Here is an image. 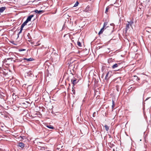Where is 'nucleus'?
<instances>
[{"mask_svg":"<svg viewBox=\"0 0 151 151\" xmlns=\"http://www.w3.org/2000/svg\"><path fill=\"white\" fill-rule=\"evenodd\" d=\"M23 60H26L27 61H32L33 60H34L33 59V58H28V59L26 58H23Z\"/></svg>","mask_w":151,"mask_h":151,"instance_id":"10","label":"nucleus"},{"mask_svg":"<svg viewBox=\"0 0 151 151\" xmlns=\"http://www.w3.org/2000/svg\"><path fill=\"white\" fill-rule=\"evenodd\" d=\"M2 108L1 107V108L0 109V113H1L2 111Z\"/></svg>","mask_w":151,"mask_h":151,"instance_id":"26","label":"nucleus"},{"mask_svg":"<svg viewBox=\"0 0 151 151\" xmlns=\"http://www.w3.org/2000/svg\"><path fill=\"white\" fill-rule=\"evenodd\" d=\"M35 12L36 13H37L38 14H40L41 13H43V10L38 11L37 10H35Z\"/></svg>","mask_w":151,"mask_h":151,"instance_id":"11","label":"nucleus"},{"mask_svg":"<svg viewBox=\"0 0 151 151\" xmlns=\"http://www.w3.org/2000/svg\"><path fill=\"white\" fill-rule=\"evenodd\" d=\"M13 42H14L13 41V42H11V43H12V44H14V45H16V44H14V43H13Z\"/></svg>","mask_w":151,"mask_h":151,"instance_id":"29","label":"nucleus"},{"mask_svg":"<svg viewBox=\"0 0 151 151\" xmlns=\"http://www.w3.org/2000/svg\"><path fill=\"white\" fill-rule=\"evenodd\" d=\"M46 127L50 129H54V127L50 125H46Z\"/></svg>","mask_w":151,"mask_h":151,"instance_id":"15","label":"nucleus"},{"mask_svg":"<svg viewBox=\"0 0 151 151\" xmlns=\"http://www.w3.org/2000/svg\"><path fill=\"white\" fill-rule=\"evenodd\" d=\"M112 109H113L114 107V106H115V103H114V101L113 100H112Z\"/></svg>","mask_w":151,"mask_h":151,"instance_id":"20","label":"nucleus"},{"mask_svg":"<svg viewBox=\"0 0 151 151\" xmlns=\"http://www.w3.org/2000/svg\"><path fill=\"white\" fill-rule=\"evenodd\" d=\"M33 15H31L29 16L27 18V19L26 20V21H27L28 22L31 21L32 18L34 16Z\"/></svg>","mask_w":151,"mask_h":151,"instance_id":"5","label":"nucleus"},{"mask_svg":"<svg viewBox=\"0 0 151 151\" xmlns=\"http://www.w3.org/2000/svg\"><path fill=\"white\" fill-rule=\"evenodd\" d=\"M128 23L126 24V31L127 32V30L130 27L132 26V24L133 23V21L132 20H130V21L127 22Z\"/></svg>","mask_w":151,"mask_h":151,"instance_id":"2","label":"nucleus"},{"mask_svg":"<svg viewBox=\"0 0 151 151\" xmlns=\"http://www.w3.org/2000/svg\"><path fill=\"white\" fill-rule=\"evenodd\" d=\"M39 45H39H36V46H37V45Z\"/></svg>","mask_w":151,"mask_h":151,"instance_id":"34","label":"nucleus"},{"mask_svg":"<svg viewBox=\"0 0 151 151\" xmlns=\"http://www.w3.org/2000/svg\"><path fill=\"white\" fill-rule=\"evenodd\" d=\"M77 45L79 47H81L82 46L81 42L79 41L77 42Z\"/></svg>","mask_w":151,"mask_h":151,"instance_id":"18","label":"nucleus"},{"mask_svg":"<svg viewBox=\"0 0 151 151\" xmlns=\"http://www.w3.org/2000/svg\"><path fill=\"white\" fill-rule=\"evenodd\" d=\"M104 127L105 128V129L106 131H108L109 130V127H108L107 125H105Z\"/></svg>","mask_w":151,"mask_h":151,"instance_id":"16","label":"nucleus"},{"mask_svg":"<svg viewBox=\"0 0 151 151\" xmlns=\"http://www.w3.org/2000/svg\"><path fill=\"white\" fill-rule=\"evenodd\" d=\"M91 9L90 7L89 6H88L86 7L85 9L84 10V11L86 12H89V11L91 10Z\"/></svg>","mask_w":151,"mask_h":151,"instance_id":"4","label":"nucleus"},{"mask_svg":"<svg viewBox=\"0 0 151 151\" xmlns=\"http://www.w3.org/2000/svg\"><path fill=\"white\" fill-rule=\"evenodd\" d=\"M20 137H21L22 138V139H24V138H25V137L24 136L22 137L20 136Z\"/></svg>","mask_w":151,"mask_h":151,"instance_id":"27","label":"nucleus"},{"mask_svg":"<svg viewBox=\"0 0 151 151\" xmlns=\"http://www.w3.org/2000/svg\"><path fill=\"white\" fill-rule=\"evenodd\" d=\"M110 7L109 6H108L106 7V10H105V13H106V14H107V13L108 12V10L109 9Z\"/></svg>","mask_w":151,"mask_h":151,"instance_id":"19","label":"nucleus"},{"mask_svg":"<svg viewBox=\"0 0 151 151\" xmlns=\"http://www.w3.org/2000/svg\"><path fill=\"white\" fill-rule=\"evenodd\" d=\"M109 61H110V59H109V60H108V61L109 62Z\"/></svg>","mask_w":151,"mask_h":151,"instance_id":"35","label":"nucleus"},{"mask_svg":"<svg viewBox=\"0 0 151 151\" xmlns=\"http://www.w3.org/2000/svg\"><path fill=\"white\" fill-rule=\"evenodd\" d=\"M6 9V7L4 6V7H1L0 8V13H2L3 12L4 10H5V9Z\"/></svg>","mask_w":151,"mask_h":151,"instance_id":"9","label":"nucleus"},{"mask_svg":"<svg viewBox=\"0 0 151 151\" xmlns=\"http://www.w3.org/2000/svg\"><path fill=\"white\" fill-rule=\"evenodd\" d=\"M120 65L119 63H115L112 66V68L113 69H115Z\"/></svg>","mask_w":151,"mask_h":151,"instance_id":"6","label":"nucleus"},{"mask_svg":"<svg viewBox=\"0 0 151 151\" xmlns=\"http://www.w3.org/2000/svg\"><path fill=\"white\" fill-rule=\"evenodd\" d=\"M29 35V33H28V35H27V36H28V35Z\"/></svg>","mask_w":151,"mask_h":151,"instance_id":"32","label":"nucleus"},{"mask_svg":"<svg viewBox=\"0 0 151 151\" xmlns=\"http://www.w3.org/2000/svg\"><path fill=\"white\" fill-rule=\"evenodd\" d=\"M18 146L21 148H23L24 147V144L22 142H19L18 144Z\"/></svg>","mask_w":151,"mask_h":151,"instance_id":"8","label":"nucleus"},{"mask_svg":"<svg viewBox=\"0 0 151 151\" xmlns=\"http://www.w3.org/2000/svg\"><path fill=\"white\" fill-rule=\"evenodd\" d=\"M109 72H108L106 75V76H105V80H108L109 79V78L108 77V75H109Z\"/></svg>","mask_w":151,"mask_h":151,"instance_id":"14","label":"nucleus"},{"mask_svg":"<svg viewBox=\"0 0 151 151\" xmlns=\"http://www.w3.org/2000/svg\"><path fill=\"white\" fill-rule=\"evenodd\" d=\"M116 90H117L118 91H119L118 89L117 88H116Z\"/></svg>","mask_w":151,"mask_h":151,"instance_id":"30","label":"nucleus"},{"mask_svg":"<svg viewBox=\"0 0 151 151\" xmlns=\"http://www.w3.org/2000/svg\"><path fill=\"white\" fill-rule=\"evenodd\" d=\"M26 50L25 49H20L19 50V51H22L25 50Z\"/></svg>","mask_w":151,"mask_h":151,"instance_id":"25","label":"nucleus"},{"mask_svg":"<svg viewBox=\"0 0 151 151\" xmlns=\"http://www.w3.org/2000/svg\"><path fill=\"white\" fill-rule=\"evenodd\" d=\"M79 81V80H77L74 78H73L72 79H71V82H72V84L73 85V86L76 84Z\"/></svg>","mask_w":151,"mask_h":151,"instance_id":"3","label":"nucleus"},{"mask_svg":"<svg viewBox=\"0 0 151 151\" xmlns=\"http://www.w3.org/2000/svg\"><path fill=\"white\" fill-rule=\"evenodd\" d=\"M107 22H104V25H103V28H104L106 27V26L107 25Z\"/></svg>","mask_w":151,"mask_h":151,"instance_id":"21","label":"nucleus"},{"mask_svg":"<svg viewBox=\"0 0 151 151\" xmlns=\"http://www.w3.org/2000/svg\"><path fill=\"white\" fill-rule=\"evenodd\" d=\"M78 4H79V3H78V1H77L76 3L75 4H74V7H76V6H78Z\"/></svg>","mask_w":151,"mask_h":151,"instance_id":"22","label":"nucleus"},{"mask_svg":"<svg viewBox=\"0 0 151 151\" xmlns=\"http://www.w3.org/2000/svg\"><path fill=\"white\" fill-rule=\"evenodd\" d=\"M147 17H148V16H149V15H147Z\"/></svg>","mask_w":151,"mask_h":151,"instance_id":"31","label":"nucleus"},{"mask_svg":"<svg viewBox=\"0 0 151 151\" xmlns=\"http://www.w3.org/2000/svg\"><path fill=\"white\" fill-rule=\"evenodd\" d=\"M134 77L135 78V79L138 81H139L140 80V78H138L137 76H134ZM145 77H146V76L145 75H143L142 77L141 78V79L142 80V83H141L139 85V86H142V85L145 83H147V82L145 80Z\"/></svg>","mask_w":151,"mask_h":151,"instance_id":"1","label":"nucleus"},{"mask_svg":"<svg viewBox=\"0 0 151 151\" xmlns=\"http://www.w3.org/2000/svg\"><path fill=\"white\" fill-rule=\"evenodd\" d=\"M73 93L75 94V92H73Z\"/></svg>","mask_w":151,"mask_h":151,"instance_id":"33","label":"nucleus"},{"mask_svg":"<svg viewBox=\"0 0 151 151\" xmlns=\"http://www.w3.org/2000/svg\"><path fill=\"white\" fill-rule=\"evenodd\" d=\"M149 98H150V97L147 98L146 99V100H145V101H147V100L148 99H149Z\"/></svg>","mask_w":151,"mask_h":151,"instance_id":"28","label":"nucleus"},{"mask_svg":"<svg viewBox=\"0 0 151 151\" xmlns=\"http://www.w3.org/2000/svg\"><path fill=\"white\" fill-rule=\"evenodd\" d=\"M28 23L27 21H25L24 23L22 24L21 26V27L22 28H23Z\"/></svg>","mask_w":151,"mask_h":151,"instance_id":"12","label":"nucleus"},{"mask_svg":"<svg viewBox=\"0 0 151 151\" xmlns=\"http://www.w3.org/2000/svg\"><path fill=\"white\" fill-rule=\"evenodd\" d=\"M104 30V28L102 27L100 31L99 32L98 34L100 35L101 34H102Z\"/></svg>","mask_w":151,"mask_h":151,"instance_id":"13","label":"nucleus"},{"mask_svg":"<svg viewBox=\"0 0 151 151\" xmlns=\"http://www.w3.org/2000/svg\"><path fill=\"white\" fill-rule=\"evenodd\" d=\"M145 93V92H142L141 93H139L138 94V97H143H143L144 96Z\"/></svg>","mask_w":151,"mask_h":151,"instance_id":"7","label":"nucleus"},{"mask_svg":"<svg viewBox=\"0 0 151 151\" xmlns=\"http://www.w3.org/2000/svg\"><path fill=\"white\" fill-rule=\"evenodd\" d=\"M23 28L21 27L20 30L19 32L18 33V35L21 33V32H22V30L23 29Z\"/></svg>","mask_w":151,"mask_h":151,"instance_id":"23","label":"nucleus"},{"mask_svg":"<svg viewBox=\"0 0 151 151\" xmlns=\"http://www.w3.org/2000/svg\"><path fill=\"white\" fill-rule=\"evenodd\" d=\"M41 151H44V150H45V148L44 147H42L41 148Z\"/></svg>","mask_w":151,"mask_h":151,"instance_id":"24","label":"nucleus"},{"mask_svg":"<svg viewBox=\"0 0 151 151\" xmlns=\"http://www.w3.org/2000/svg\"><path fill=\"white\" fill-rule=\"evenodd\" d=\"M1 127L2 128H1V130H2L3 131H6V128L4 127V126H1Z\"/></svg>","mask_w":151,"mask_h":151,"instance_id":"17","label":"nucleus"}]
</instances>
